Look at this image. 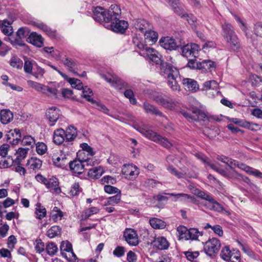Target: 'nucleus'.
<instances>
[{"instance_id":"f257e3e1","label":"nucleus","mask_w":262,"mask_h":262,"mask_svg":"<svg viewBox=\"0 0 262 262\" xmlns=\"http://www.w3.org/2000/svg\"><path fill=\"white\" fill-rule=\"evenodd\" d=\"M121 9L117 5H112L106 10L101 7H97L93 10V18L97 21L103 24L108 29L116 33H123L128 28L127 21L120 19Z\"/></svg>"},{"instance_id":"f03ea898","label":"nucleus","mask_w":262,"mask_h":262,"mask_svg":"<svg viewBox=\"0 0 262 262\" xmlns=\"http://www.w3.org/2000/svg\"><path fill=\"white\" fill-rule=\"evenodd\" d=\"M161 74L167 76L168 85L173 91H180V86L178 82L181 81V78L178 69L170 63H163L161 65Z\"/></svg>"},{"instance_id":"7ed1b4c3","label":"nucleus","mask_w":262,"mask_h":262,"mask_svg":"<svg viewBox=\"0 0 262 262\" xmlns=\"http://www.w3.org/2000/svg\"><path fill=\"white\" fill-rule=\"evenodd\" d=\"M223 36L233 51L237 50L240 47L238 38L231 24L225 22L222 25Z\"/></svg>"},{"instance_id":"20e7f679","label":"nucleus","mask_w":262,"mask_h":262,"mask_svg":"<svg viewBox=\"0 0 262 262\" xmlns=\"http://www.w3.org/2000/svg\"><path fill=\"white\" fill-rule=\"evenodd\" d=\"M138 130L146 138L158 143L166 148H169L172 146L171 143L167 139L158 135L147 127H139Z\"/></svg>"},{"instance_id":"39448f33","label":"nucleus","mask_w":262,"mask_h":262,"mask_svg":"<svg viewBox=\"0 0 262 262\" xmlns=\"http://www.w3.org/2000/svg\"><path fill=\"white\" fill-rule=\"evenodd\" d=\"M181 113L189 122L198 121L202 125H205L208 121L206 114L197 108H193L191 112L181 111Z\"/></svg>"},{"instance_id":"423d86ee","label":"nucleus","mask_w":262,"mask_h":262,"mask_svg":"<svg viewBox=\"0 0 262 262\" xmlns=\"http://www.w3.org/2000/svg\"><path fill=\"white\" fill-rule=\"evenodd\" d=\"M36 180L39 183L43 184L47 188L50 190H53L54 192L59 194L61 192V189L59 187L58 179L54 177L46 178L41 174H38L35 176Z\"/></svg>"},{"instance_id":"0eeeda50","label":"nucleus","mask_w":262,"mask_h":262,"mask_svg":"<svg viewBox=\"0 0 262 262\" xmlns=\"http://www.w3.org/2000/svg\"><path fill=\"white\" fill-rule=\"evenodd\" d=\"M220 248V241L215 237L209 239L204 244L205 253L211 257H213L217 255Z\"/></svg>"},{"instance_id":"6e6552de","label":"nucleus","mask_w":262,"mask_h":262,"mask_svg":"<svg viewBox=\"0 0 262 262\" xmlns=\"http://www.w3.org/2000/svg\"><path fill=\"white\" fill-rule=\"evenodd\" d=\"M91 163L93 164L92 160L90 159H87L83 161L76 159L73 161L69 162V165L71 170L73 173L80 174L84 171V163L89 165H91Z\"/></svg>"},{"instance_id":"1a4fd4ad","label":"nucleus","mask_w":262,"mask_h":262,"mask_svg":"<svg viewBox=\"0 0 262 262\" xmlns=\"http://www.w3.org/2000/svg\"><path fill=\"white\" fill-rule=\"evenodd\" d=\"M102 77L116 89L121 90L128 87L126 82L119 78L114 74L107 73L103 74L102 75Z\"/></svg>"},{"instance_id":"9d476101","label":"nucleus","mask_w":262,"mask_h":262,"mask_svg":"<svg viewBox=\"0 0 262 262\" xmlns=\"http://www.w3.org/2000/svg\"><path fill=\"white\" fill-rule=\"evenodd\" d=\"M60 250L62 255L69 262H73L77 259L76 255L73 251L72 245L69 242H62L61 244Z\"/></svg>"},{"instance_id":"9b49d317","label":"nucleus","mask_w":262,"mask_h":262,"mask_svg":"<svg viewBox=\"0 0 262 262\" xmlns=\"http://www.w3.org/2000/svg\"><path fill=\"white\" fill-rule=\"evenodd\" d=\"M142 56L145 58L155 62L156 64H160V70H161V65L167 62H163L161 60V55L159 53L152 48H150L147 50L143 51L142 53ZM161 73V71L160 72Z\"/></svg>"},{"instance_id":"f8f14e48","label":"nucleus","mask_w":262,"mask_h":262,"mask_svg":"<svg viewBox=\"0 0 262 262\" xmlns=\"http://www.w3.org/2000/svg\"><path fill=\"white\" fill-rule=\"evenodd\" d=\"M182 54L186 57L191 55L195 58L198 56V52L200 50L199 46L196 43L187 44L181 47Z\"/></svg>"},{"instance_id":"ddd939ff","label":"nucleus","mask_w":262,"mask_h":262,"mask_svg":"<svg viewBox=\"0 0 262 262\" xmlns=\"http://www.w3.org/2000/svg\"><path fill=\"white\" fill-rule=\"evenodd\" d=\"M122 173L129 180L135 179L139 174V169L133 164H125L122 168Z\"/></svg>"},{"instance_id":"4468645a","label":"nucleus","mask_w":262,"mask_h":262,"mask_svg":"<svg viewBox=\"0 0 262 262\" xmlns=\"http://www.w3.org/2000/svg\"><path fill=\"white\" fill-rule=\"evenodd\" d=\"M60 116V110L56 107L49 108L46 112V116L50 126H54Z\"/></svg>"},{"instance_id":"2eb2a0df","label":"nucleus","mask_w":262,"mask_h":262,"mask_svg":"<svg viewBox=\"0 0 262 262\" xmlns=\"http://www.w3.org/2000/svg\"><path fill=\"white\" fill-rule=\"evenodd\" d=\"M160 46L166 50H173L181 46L180 43L169 37H165L161 38L160 40Z\"/></svg>"},{"instance_id":"dca6fc26","label":"nucleus","mask_w":262,"mask_h":262,"mask_svg":"<svg viewBox=\"0 0 262 262\" xmlns=\"http://www.w3.org/2000/svg\"><path fill=\"white\" fill-rule=\"evenodd\" d=\"M124 237L126 242L131 246H136L139 243L136 231L131 228L126 229L124 232Z\"/></svg>"},{"instance_id":"f3484780","label":"nucleus","mask_w":262,"mask_h":262,"mask_svg":"<svg viewBox=\"0 0 262 262\" xmlns=\"http://www.w3.org/2000/svg\"><path fill=\"white\" fill-rule=\"evenodd\" d=\"M21 138L20 130L18 128L10 130L5 135L6 141L13 145L17 144Z\"/></svg>"},{"instance_id":"a211bd4d","label":"nucleus","mask_w":262,"mask_h":262,"mask_svg":"<svg viewBox=\"0 0 262 262\" xmlns=\"http://www.w3.org/2000/svg\"><path fill=\"white\" fill-rule=\"evenodd\" d=\"M132 25L137 30L144 32L145 30L150 29V24L144 19H136L133 20Z\"/></svg>"},{"instance_id":"6ab92c4d","label":"nucleus","mask_w":262,"mask_h":262,"mask_svg":"<svg viewBox=\"0 0 262 262\" xmlns=\"http://www.w3.org/2000/svg\"><path fill=\"white\" fill-rule=\"evenodd\" d=\"M165 1L171 6L174 12L181 17L188 16V14L182 8L179 0H165Z\"/></svg>"},{"instance_id":"aec40b11","label":"nucleus","mask_w":262,"mask_h":262,"mask_svg":"<svg viewBox=\"0 0 262 262\" xmlns=\"http://www.w3.org/2000/svg\"><path fill=\"white\" fill-rule=\"evenodd\" d=\"M28 41L33 45L40 48L43 45V39L41 35L36 32H32L28 37Z\"/></svg>"},{"instance_id":"412c9836","label":"nucleus","mask_w":262,"mask_h":262,"mask_svg":"<svg viewBox=\"0 0 262 262\" xmlns=\"http://www.w3.org/2000/svg\"><path fill=\"white\" fill-rule=\"evenodd\" d=\"M52 161L55 166L62 168H65L69 163L64 155H60V156L54 155L52 157Z\"/></svg>"},{"instance_id":"4be33fe9","label":"nucleus","mask_w":262,"mask_h":262,"mask_svg":"<svg viewBox=\"0 0 262 262\" xmlns=\"http://www.w3.org/2000/svg\"><path fill=\"white\" fill-rule=\"evenodd\" d=\"M42 164V162L39 159L36 157H32L28 160L26 166L29 169L36 172L40 169Z\"/></svg>"},{"instance_id":"5701e85b","label":"nucleus","mask_w":262,"mask_h":262,"mask_svg":"<svg viewBox=\"0 0 262 262\" xmlns=\"http://www.w3.org/2000/svg\"><path fill=\"white\" fill-rule=\"evenodd\" d=\"M182 83L185 89L191 92H195L199 89V85L197 82L194 79L190 78H183Z\"/></svg>"},{"instance_id":"b1692460","label":"nucleus","mask_w":262,"mask_h":262,"mask_svg":"<svg viewBox=\"0 0 262 262\" xmlns=\"http://www.w3.org/2000/svg\"><path fill=\"white\" fill-rule=\"evenodd\" d=\"M4 40L10 42L13 46L23 47L25 45L24 40L19 38L16 33L13 34L12 33L11 35H8L7 37H5Z\"/></svg>"},{"instance_id":"393cba45","label":"nucleus","mask_w":262,"mask_h":262,"mask_svg":"<svg viewBox=\"0 0 262 262\" xmlns=\"http://www.w3.org/2000/svg\"><path fill=\"white\" fill-rule=\"evenodd\" d=\"M143 33L144 40L146 43L151 45L157 41L158 37V33L155 31L151 30L150 28L148 30H145Z\"/></svg>"},{"instance_id":"a878e982","label":"nucleus","mask_w":262,"mask_h":262,"mask_svg":"<svg viewBox=\"0 0 262 262\" xmlns=\"http://www.w3.org/2000/svg\"><path fill=\"white\" fill-rule=\"evenodd\" d=\"M133 42L134 46L140 50L139 53L141 56L143 51L147 50L150 48V47L147 46V44L148 43H146L144 40H143L142 38L141 39L137 37H133Z\"/></svg>"},{"instance_id":"bb28decb","label":"nucleus","mask_w":262,"mask_h":262,"mask_svg":"<svg viewBox=\"0 0 262 262\" xmlns=\"http://www.w3.org/2000/svg\"><path fill=\"white\" fill-rule=\"evenodd\" d=\"M66 140L65 130L62 128H58L54 131L53 141L57 145H60Z\"/></svg>"},{"instance_id":"cd10ccee","label":"nucleus","mask_w":262,"mask_h":262,"mask_svg":"<svg viewBox=\"0 0 262 262\" xmlns=\"http://www.w3.org/2000/svg\"><path fill=\"white\" fill-rule=\"evenodd\" d=\"M196 69L202 70L203 71H211V69L215 67V63L210 60H204L202 62L196 63Z\"/></svg>"},{"instance_id":"c85d7f7f","label":"nucleus","mask_w":262,"mask_h":262,"mask_svg":"<svg viewBox=\"0 0 262 262\" xmlns=\"http://www.w3.org/2000/svg\"><path fill=\"white\" fill-rule=\"evenodd\" d=\"M0 117L1 122L7 124L13 120V114L10 110L4 109L1 111Z\"/></svg>"},{"instance_id":"c756f323","label":"nucleus","mask_w":262,"mask_h":262,"mask_svg":"<svg viewBox=\"0 0 262 262\" xmlns=\"http://www.w3.org/2000/svg\"><path fill=\"white\" fill-rule=\"evenodd\" d=\"M154 246L159 250H165L169 247V243L167 239L163 237H158L154 241Z\"/></svg>"},{"instance_id":"7c9ffc66","label":"nucleus","mask_w":262,"mask_h":262,"mask_svg":"<svg viewBox=\"0 0 262 262\" xmlns=\"http://www.w3.org/2000/svg\"><path fill=\"white\" fill-rule=\"evenodd\" d=\"M29 148H19L16 152V158L13 161V164H21L26 158Z\"/></svg>"},{"instance_id":"2f4dec72","label":"nucleus","mask_w":262,"mask_h":262,"mask_svg":"<svg viewBox=\"0 0 262 262\" xmlns=\"http://www.w3.org/2000/svg\"><path fill=\"white\" fill-rule=\"evenodd\" d=\"M143 108L147 113L151 114L160 117H163V113L158 110L155 106L150 104L148 102H145L143 103Z\"/></svg>"},{"instance_id":"473e14b6","label":"nucleus","mask_w":262,"mask_h":262,"mask_svg":"<svg viewBox=\"0 0 262 262\" xmlns=\"http://www.w3.org/2000/svg\"><path fill=\"white\" fill-rule=\"evenodd\" d=\"M0 29L2 32L6 35H11L13 33V28L10 23L7 19L0 20Z\"/></svg>"},{"instance_id":"72a5a7b5","label":"nucleus","mask_w":262,"mask_h":262,"mask_svg":"<svg viewBox=\"0 0 262 262\" xmlns=\"http://www.w3.org/2000/svg\"><path fill=\"white\" fill-rule=\"evenodd\" d=\"M77 135V129L73 126H70L65 131L66 141L67 142L72 141L75 139Z\"/></svg>"},{"instance_id":"f704fd0d","label":"nucleus","mask_w":262,"mask_h":262,"mask_svg":"<svg viewBox=\"0 0 262 262\" xmlns=\"http://www.w3.org/2000/svg\"><path fill=\"white\" fill-rule=\"evenodd\" d=\"M103 173V169L101 167H95L89 169L88 175L92 179H97L99 178Z\"/></svg>"},{"instance_id":"c9c22d12","label":"nucleus","mask_w":262,"mask_h":262,"mask_svg":"<svg viewBox=\"0 0 262 262\" xmlns=\"http://www.w3.org/2000/svg\"><path fill=\"white\" fill-rule=\"evenodd\" d=\"M149 223L154 229H164L166 227V223L160 219L152 218L150 219Z\"/></svg>"},{"instance_id":"e433bc0d","label":"nucleus","mask_w":262,"mask_h":262,"mask_svg":"<svg viewBox=\"0 0 262 262\" xmlns=\"http://www.w3.org/2000/svg\"><path fill=\"white\" fill-rule=\"evenodd\" d=\"M216 159L223 163L227 164L231 169L233 168V166L235 165V160L229 158L224 155H218Z\"/></svg>"},{"instance_id":"4c0bfd02","label":"nucleus","mask_w":262,"mask_h":262,"mask_svg":"<svg viewBox=\"0 0 262 262\" xmlns=\"http://www.w3.org/2000/svg\"><path fill=\"white\" fill-rule=\"evenodd\" d=\"M60 232L61 228L59 226H54L48 230L47 235L49 238H52L59 235Z\"/></svg>"},{"instance_id":"58836bf2","label":"nucleus","mask_w":262,"mask_h":262,"mask_svg":"<svg viewBox=\"0 0 262 262\" xmlns=\"http://www.w3.org/2000/svg\"><path fill=\"white\" fill-rule=\"evenodd\" d=\"M121 200V193H117L116 195L109 197L105 202L104 205H114L118 204Z\"/></svg>"},{"instance_id":"ea45409f","label":"nucleus","mask_w":262,"mask_h":262,"mask_svg":"<svg viewBox=\"0 0 262 262\" xmlns=\"http://www.w3.org/2000/svg\"><path fill=\"white\" fill-rule=\"evenodd\" d=\"M91 103L94 104V107L95 108L103 113L104 114L110 115V110L103 104L101 103L100 102L96 101L94 100Z\"/></svg>"},{"instance_id":"a19ab883","label":"nucleus","mask_w":262,"mask_h":262,"mask_svg":"<svg viewBox=\"0 0 262 262\" xmlns=\"http://www.w3.org/2000/svg\"><path fill=\"white\" fill-rule=\"evenodd\" d=\"M39 27L43 31L46 32V34L51 38H54L56 36V31L55 30H52L46 25L40 24Z\"/></svg>"},{"instance_id":"79ce46f5","label":"nucleus","mask_w":262,"mask_h":262,"mask_svg":"<svg viewBox=\"0 0 262 262\" xmlns=\"http://www.w3.org/2000/svg\"><path fill=\"white\" fill-rule=\"evenodd\" d=\"M35 214L37 219H41L46 215V209L40 204H37L36 205Z\"/></svg>"},{"instance_id":"37998d69","label":"nucleus","mask_w":262,"mask_h":262,"mask_svg":"<svg viewBox=\"0 0 262 262\" xmlns=\"http://www.w3.org/2000/svg\"><path fill=\"white\" fill-rule=\"evenodd\" d=\"M230 253L231 250L229 246H226L222 248L220 253V256L223 260L229 261L231 259V257L229 255Z\"/></svg>"},{"instance_id":"c03bdc74","label":"nucleus","mask_w":262,"mask_h":262,"mask_svg":"<svg viewBox=\"0 0 262 262\" xmlns=\"http://www.w3.org/2000/svg\"><path fill=\"white\" fill-rule=\"evenodd\" d=\"M81 90H83L82 91V94H83L82 96L84 98H85V99L87 101L92 102L94 100L93 99H92L91 98V96L93 94L92 90L90 88H88L86 86L85 87L83 86V88H82Z\"/></svg>"},{"instance_id":"a18cd8bd","label":"nucleus","mask_w":262,"mask_h":262,"mask_svg":"<svg viewBox=\"0 0 262 262\" xmlns=\"http://www.w3.org/2000/svg\"><path fill=\"white\" fill-rule=\"evenodd\" d=\"M195 192V194L200 198L205 200L206 201H213V198L211 195L207 193H206L204 191L200 190L199 189H196Z\"/></svg>"},{"instance_id":"49530a36","label":"nucleus","mask_w":262,"mask_h":262,"mask_svg":"<svg viewBox=\"0 0 262 262\" xmlns=\"http://www.w3.org/2000/svg\"><path fill=\"white\" fill-rule=\"evenodd\" d=\"M21 144L24 146H29L32 147L35 144V141L31 136H26L22 139Z\"/></svg>"},{"instance_id":"de8ad7c7","label":"nucleus","mask_w":262,"mask_h":262,"mask_svg":"<svg viewBox=\"0 0 262 262\" xmlns=\"http://www.w3.org/2000/svg\"><path fill=\"white\" fill-rule=\"evenodd\" d=\"M99 211V209L97 207H92L88 209L85 210L82 213V216L84 219H88L93 214H96Z\"/></svg>"},{"instance_id":"09e8293b","label":"nucleus","mask_w":262,"mask_h":262,"mask_svg":"<svg viewBox=\"0 0 262 262\" xmlns=\"http://www.w3.org/2000/svg\"><path fill=\"white\" fill-rule=\"evenodd\" d=\"M183 253L184 254L187 259L190 261H192L199 255V252L198 251H185Z\"/></svg>"},{"instance_id":"8fccbe9b","label":"nucleus","mask_w":262,"mask_h":262,"mask_svg":"<svg viewBox=\"0 0 262 262\" xmlns=\"http://www.w3.org/2000/svg\"><path fill=\"white\" fill-rule=\"evenodd\" d=\"M72 88L77 89V90H81L83 88L82 83L79 79L76 78H69L68 80Z\"/></svg>"},{"instance_id":"3c124183","label":"nucleus","mask_w":262,"mask_h":262,"mask_svg":"<svg viewBox=\"0 0 262 262\" xmlns=\"http://www.w3.org/2000/svg\"><path fill=\"white\" fill-rule=\"evenodd\" d=\"M229 255L231 257V259H229L231 262H234V260L239 261L241 260V252L237 249H233L231 250V253Z\"/></svg>"},{"instance_id":"603ef678","label":"nucleus","mask_w":262,"mask_h":262,"mask_svg":"<svg viewBox=\"0 0 262 262\" xmlns=\"http://www.w3.org/2000/svg\"><path fill=\"white\" fill-rule=\"evenodd\" d=\"M30 30L27 27H21L16 32L18 36L22 40L29 35Z\"/></svg>"},{"instance_id":"864d4df0","label":"nucleus","mask_w":262,"mask_h":262,"mask_svg":"<svg viewBox=\"0 0 262 262\" xmlns=\"http://www.w3.org/2000/svg\"><path fill=\"white\" fill-rule=\"evenodd\" d=\"M36 150L38 154L42 155L46 152L47 146L43 142H38L36 144Z\"/></svg>"},{"instance_id":"5fc2aeb1","label":"nucleus","mask_w":262,"mask_h":262,"mask_svg":"<svg viewBox=\"0 0 262 262\" xmlns=\"http://www.w3.org/2000/svg\"><path fill=\"white\" fill-rule=\"evenodd\" d=\"M243 127L247 128L252 131H256L260 129L259 124L253 122H250L246 120L245 121Z\"/></svg>"},{"instance_id":"6e6d98bb","label":"nucleus","mask_w":262,"mask_h":262,"mask_svg":"<svg viewBox=\"0 0 262 262\" xmlns=\"http://www.w3.org/2000/svg\"><path fill=\"white\" fill-rule=\"evenodd\" d=\"M58 250L57 246L53 243H49L46 246L47 252L50 255H54Z\"/></svg>"},{"instance_id":"4d7b16f0","label":"nucleus","mask_w":262,"mask_h":262,"mask_svg":"<svg viewBox=\"0 0 262 262\" xmlns=\"http://www.w3.org/2000/svg\"><path fill=\"white\" fill-rule=\"evenodd\" d=\"M167 194L171 196H175L177 200H179L182 201H186L191 198V196L190 195L183 193L178 194H175L173 193H167Z\"/></svg>"},{"instance_id":"13d9d810","label":"nucleus","mask_w":262,"mask_h":262,"mask_svg":"<svg viewBox=\"0 0 262 262\" xmlns=\"http://www.w3.org/2000/svg\"><path fill=\"white\" fill-rule=\"evenodd\" d=\"M167 169L171 174L174 175L179 179L183 178L185 174L182 172L178 171L176 168L171 165L168 166Z\"/></svg>"},{"instance_id":"bf43d9fd","label":"nucleus","mask_w":262,"mask_h":262,"mask_svg":"<svg viewBox=\"0 0 262 262\" xmlns=\"http://www.w3.org/2000/svg\"><path fill=\"white\" fill-rule=\"evenodd\" d=\"M10 65L17 69H20L23 65V61L19 58L13 57L10 62Z\"/></svg>"},{"instance_id":"052dcab7","label":"nucleus","mask_w":262,"mask_h":262,"mask_svg":"<svg viewBox=\"0 0 262 262\" xmlns=\"http://www.w3.org/2000/svg\"><path fill=\"white\" fill-rule=\"evenodd\" d=\"M151 97L154 101L160 105L161 102H163L165 96L163 95L158 92H155L151 94Z\"/></svg>"},{"instance_id":"680f3d73","label":"nucleus","mask_w":262,"mask_h":262,"mask_svg":"<svg viewBox=\"0 0 262 262\" xmlns=\"http://www.w3.org/2000/svg\"><path fill=\"white\" fill-rule=\"evenodd\" d=\"M53 211H55V213H53L52 215V217L54 222H57L58 220H61L63 216V213L60 210L57 209V207H55L53 209Z\"/></svg>"},{"instance_id":"e2e57ef3","label":"nucleus","mask_w":262,"mask_h":262,"mask_svg":"<svg viewBox=\"0 0 262 262\" xmlns=\"http://www.w3.org/2000/svg\"><path fill=\"white\" fill-rule=\"evenodd\" d=\"M188 234L189 235V237L191 240H196L198 239L200 235V233L197 229L191 228L189 229Z\"/></svg>"},{"instance_id":"0e129e2a","label":"nucleus","mask_w":262,"mask_h":262,"mask_svg":"<svg viewBox=\"0 0 262 262\" xmlns=\"http://www.w3.org/2000/svg\"><path fill=\"white\" fill-rule=\"evenodd\" d=\"M204 88L206 89H215L218 87V83L215 80L206 81L204 83Z\"/></svg>"},{"instance_id":"69168bd1","label":"nucleus","mask_w":262,"mask_h":262,"mask_svg":"<svg viewBox=\"0 0 262 262\" xmlns=\"http://www.w3.org/2000/svg\"><path fill=\"white\" fill-rule=\"evenodd\" d=\"M80 147L82 148L83 150L86 151L88 155L91 156H92L95 154L93 148L89 146L86 143H83L81 144Z\"/></svg>"},{"instance_id":"338daca9","label":"nucleus","mask_w":262,"mask_h":262,"mask_svg":"<svg viewBox=\"0 0 262 262\" xmlns=\"http://www.w3.org/2000/svg\"><path fill=\"white\" fill-rule=\"evenodd\" d=\"M80 189L78 183H75L72 186L70 191V194L72 196H76L78 195L80 192Z\"/></svg>"},{"instance_id":"774afa93","label":"nucleus","mask_w":262,"mask_h":262,"mask_svg":"<svg viewBox=\"0 0 262 262\" xmlns=\"http://www.w3.org/2000/svg\"><path fill=\"white\" fill-rule=\"evenodd\" d=\"M254 32L256 35L262 37V23L258 22L255 24Z\"/></svg>"}]
</instances>
